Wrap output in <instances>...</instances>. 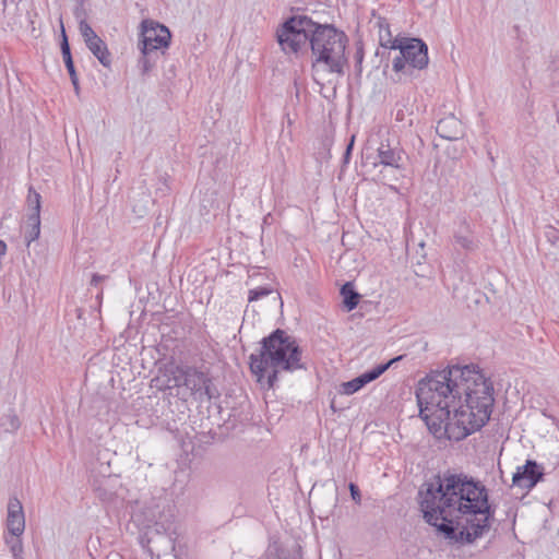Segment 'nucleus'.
Wrapping results in <instances>:
<instances>
[{"label":"nucleus","mask_w":559,"mask_h":559,"mask_svg":"<svg viewBox=\"0 0 559 559\" xmlns=\"http://www.w3.org/2000/svg\"><path fill=\"white\" fill-rule=\"evenodd\" d=\"M396 50H399V53L392 61L395 73L393 80L395 82L413 78L416 71L427 68L429 62L428 47L421 39L403 37Z\"/></svg>","instance_id":"39448f33"},{"label":"nucleus","mask_w":559,"mask_h":559,"mask_svg":"<svg viewBox=\"0 0 559 559\" xmlns=\"http://www.w3.org/2000/svg\"><path fill=\"white\" fill-rule=\"evenodd\" d=\"M313 21L307 15L289 17L277 32V40L286 53H297L306 47L311 37Z\"/></svg>","instance_id":"0eeeda50"},{"label":"nucleus","mask_w":559,"mask_h":559,"mask_svg":"<svg viewBox=\"0 0 559 559\" xmlns=\"http://www.w3.org/2000/svg\"><path fill=\"white\" fill-rule=\"evenodd\" d=\"M40 235V215H28L25 228V240L26 245L39 238Z\"/></svg>","instance_id":"f3484780"},{"label":"nucleus","mask_w":559,"mask_h":559,"mask_svg":"<svg viewBox=\"0 0 559 559\" xmlns=\"http://www.w3.org/2000/svg\"><path fill=\"white\" fill-rule=\"evenodd\" d=\"M173 376L175 386H183L190 396L201 401L203 397L211 400L214 396L212 380L206 373L195 367L176 366Z\"/></svg>","instance_id":"6e6552de"},{"label":"nucleus","mask_w":559,"mask_h":559,"mask_svg":"<svg viewBox=\"0 0 559 559\" xmlns=\"http://www.w3.org/2000/svg\"><path fill=\"white\" fill-rule=\"evenodd\" d=\"M140 50L142 55L156 53L158 49L168 48L171 39L169 29L153 20H144L141 23Z\"/></svg>","instance_id":"1a4fd4ad"},{"label":"nucleus","mask_w":559,"mask_h":559,"mask_svg":"<svg viewBox=\"0 0 559 559\" xmlns=\"http://www.w3.org/2000/svg\"><path fill=\"white\" fill-rule=\"evenodd\" d=\"M355 57H356V67H357L358 71L360 72L361 71V62H362V58H364L362 49H357Z\"/></svg>","instance_id":"2f4dec72"},{"label":"nucleus","mask_w":559,"mask_h":559,"mask_svg":"<svg viewBox=\"0 0 559 559\" xmlns=\"http://www.w3.org/2000/svg\"><path fill=\"white\" fill-rule=\"evenodd\" d=\"M452 243L455 250H463L466 253L475 252L480 247V240L471 222L463 215L454 222Z\"/></svg>","instance_id":"9d476101"},{"label":"nucleus","mask_w":559,"mask_h":559,"mask_svg":"<svg viewBox=\"0 0 559 559\" xmlns=\"http://www.w3.org/2000/svg\"><path fill=\"white\" fill-rule=\"evenodd\" d=\"M436 132L442 139L454 141L463 134L462 123L454 115H449L437 122Z\"/></svg>","instance_id":"ddd939ff"},{"label":"nucleus","mask_w":559,"mask_h":559,"mask_svg":"<svg viewBox=\"0 0 559 559\" xmlns=\"http://www.w3.org/2000/svg\"><path fill=\"white\" fill-rule=\"evenodd\" d=\"M71 82L73 84L76 95H79V93H80L79 78L75 76L74 79H71Z\"/></svg>","instance_id":"c9c22d12"},{"label":"nucleus","mask_w":559,"mask_h":559,"mask_svg":"<svg viewBox=\"0 0 559 559\" xmlns=\"http://www.w3.org/2000/svg\"><path fill=\"white\" fill-rule=\"evenodd\" d=\"M546 255L548 258H551L558 264L559 269V242L555 245L552 248H549Z\"/></svg>","instance_id":"c85d7f7f"},{"label":"nucleus","mask_w":559,"mask_h":559,"mask_svg":"<svg viewBox=\"0 0 559 559\" xmlns=\"http://www.w3.org/2000/svg\"><path fill=\"white\" fill-rule=\"evenodd\" d=\"M272 293V289L269 287H257L249 290L248 300L249 302L259 300L260 298L266 297Z\"/></svg>","instance_id":"4be33fe9"},{"label":"nucleus","mask_w":559,"mask_h":559,"mask_svg":"<svg viewBox=\"0 0 559 559\" xmlns=\"http://www.w3.org/2000/svg\"><path fill=\"white\" fill-rule=\"evenodd\" d=\"M545 237L552 248L555 245L559 243V230L552 226H548L545 229Z\"/></svg>","instance_id":"a878e982"},{"label":"nucleus","mask_w":559,"mask_h":559,"mask_svg":"<svg viewBox=\"0 0 559 559\" xmlns=\"http://www.w3.org/2000/svg\"><path fill=\"white\" fill-rule=\"evenodd\" d=\"M376 26L378 27L380 46L384 49L396 50V47H397V45L401 44V41L403 40V37L402 38L393 37L391 29H390V24L385 17H381V16L378 17V20L376 22Z\"/></svg>","instance_id":"4468645a"},{"label":"nucleus","mask_w":559,"mask_h":559,"mask_svg":"<svg viewBox=\"0 0 559 559\" xmlns=\"http://www.w3.org/2000/svg\"><path fill=\"white\" fill-rule=\"evenodd\" d=\"M544 476V467L534 460H527L523 466H519L513 474L512 484L515 487L531 490Z\"/></svg>","instance_id":"9b49d317"},{"label":"nucleus","mask_w":559,"mask_h":559,"mask_svg":"<svg viewBox=\"0 0 559 559\" xmlns=\"http://www.w3.org/2000/svg\"><path fill=\"white\" fill-rule=\"evenodd\" d=\"M366 383L360 376L341 384V393L350 395L364 388Z\"/></svg>","instance_id":"aec40b11"},{"label":"nucleus","mask_w":559,"mask_h":559,"mask_svg":"<svg viewBox=\"0 0 559 559\" xmlns=\"http://www.w3.org/2000/svg\"><path fill=\"white\" fill-rule=\"evenodd\" d=\"M7 526L9 532L15 537H20L24 532L25 518L22 503L17 498L9 500Z\"/></svg>","instance_id":"f8f14e48"},{"label":"nucleus","mask_w":559,"mask_h":559,"mask_svg":"<svg viewBox=\"0 0 559 559\" xmlns=\"http://www.w3.org/2000/svg\"><path fill=\"white\" fill-rule=\"evenodd\" d=\"M546 255L548 258H551L558 264L559 269V242L555 245L552 248H549Z\"/></svg>","instance_id":"c756f323"},{"label":"nucleus","mask_w":559,"mask_h":559,"mask_svg":"<svg viewBox=\"0 0 559 559\" xmlns=\"http://www.w3.org/2000/svg\"><path fill=\"white\" fill-rule=\"evenodd\" d=\"M26 202L29 210L28 215H40L41 197L33 187L28 188Z\"/></svg>","instance_id":"6ab92c4d"},{"label":"nucleus","mask_w":559,"mask_h":559,"mask_svg":"<svg viewBox=\"0 0 559 559\" xmlns=\"http://www.w3.org/2000/svg\"><path fill=\"white\" fill-rule=\"evenodd\" d=\"M21 0H2V5H3V12H7L9 5L12 3V4H17Z\"/></svg>","instance_id":"f704fd0d"},{"label":"nucleus","mask_w":559,"mask_h":559,"mask_svg":"<svg viewBox=\"0 0 559 559\" xmlns=\"http://www.w3.org/2000/svg\"><path fill=\"white\" fill-rule=\"evenodd\" d=\"M353 145H354V136L352 138L349 144L346 147V151H345V154H344V162L345 163H347L348 159H349V156H350V153H352V150H353Z\"/></svg>","instance_id":"72a5a7b5"},{"label":"nucleus","mask_w":559,"mask_h":559,"mask_svg":"<svg viewBox=\"0 0 559 559\" xmlns=\"http://www.w3.org/2000/svg\"><path fill=\"white\" fill-rule=\"evenodd\" d=\"M90 51L98 59L105 67L109 68L111 64L110 52L108 51L106 43L98 36L95 40L85 43Z\"/></svg>","instance_id":"2eb2a0df"},{"label":"nucleus","mask_w":559,"mask_h":559,"mask_svg":"<svg viewBox=\"0 0 559 559\" xmlns=\"http://www.w3.org/2000/svg\"><path fill=\"white\" fill-rule=\"evenodd\" d=\"M261 344L259 354L250 355V370L259 382L267 373V384L273 388L281 371L293 372L305 368L299 345L283 330L276 329Z\"/></svg>","instance_id":"7ed1b4c3"},{"label":"nucleus","mask_w":559,"mask_h":559,"mask_svg":"<svg viewBox=\"0 0 559 559\" xmlns=\"http://www.w3.org/2000/svg\"><path fill=\"white\" fill-rule=\"evenodd\" d=\"M419 416L435 435L461 441L481 429L495 404L493 385L475 366H451L421 379L416 389Z\"/></svg>","instance_id":"f257e3e1"},{"label":"nucleus","mask_w":559,"mask_h":559,"mask_svg":"<svg viewBox=\"0 0 559 559\" xmlns=\"http://www.w3.org/2000/svg\"><path fill=\"white\" fill-rule=\"evenodd\" d=\"M348 43L347 35L331 24H319L313 21L309 46L312 55V69L319 72L320 68L338 75H344L347 58L345 49Z\"/></svg>","instance_id":"20e7f679"},{"label":"nucleus","mask_w":559,"mask_h":559,"mask_svg":"<svg viewBox=\"0 0 559 559\" xmlns=\"http://www.w3.org/2000/svg\"><path fill=\"white\" fill-rule=\"evenodd\" d=\"M366 150V164H370L373 168L382 166L401 169L403 166L405 152L400 142L389 132H379L377 138H370Z\"/></svg>","instance_id":"423d86ee"},{"label":"nucleus","mask_w":559,"mask_h":559,"mask_svg":"<svg viewBox=\"0 0 559 559\" xmlns=\"http://www.w3.org/2000/svg\"><path fill=\"white\" fill-rule=\"evenodd\" d=\"M153 55L154 53L142 55L141 59L139 60V64L141 67L142 74L148 73L152 70V68L154 67Z\"/></svg>","instance_id":"393cba45"},{"label":"nucleus","mask_w":559,"mask_h":559,"mask_svg":"<svg viewBox=\"0 0 559 559\" xmlns=\"http://www.w3.org/2000/svg\"><path fill=\"white\" fill-rule=\"evenodd\" d=\"M79 29L85 43L92 39L95 40V38L98 37V35L94 32V29L85 20L80 21Z\"/></svg>","instance_id":"412c9836"},{"label":"nucleus","mask_w":559,"mask_h":559,"mask_svg":"<svg viewBox=\"0 0 559 559\" xmlns=\"http://www.w3.org/2000/svg\"><path fill=\"white\" fill-rule=\"evenodd\" d=\"M349 491H350V496H352V499L356 502V503H360L361 501V495H360V490L358 488L357 485H355L354 483H350L349 486Z\"/></svg>","instance_id":"cd10ccee"},{"label":"nucleus","mask_w":559,"mask_h":559,"mask_svg":"<svg viewBox=\"0 0 559 559\" xmlns=\"http://www.w3.org/2000/svg\"><path fill=\"white\" fill-rule=\"evenodd\" d=\"M7 543L10 545V550L15 559H21L23 552V545L19 537L8 539Z\"/></svg>","instance_id":"b1692460"},{"label":"nucleus","mask_w":559,"mask_h":559,"mask_svg":"<svg viewBox=\"0 0 559 559\" xmlns=\"http://www.w3.org/2000/svg\"><path fill=\"white\" fill-rule=\"evenodd\" d=\"M425 521L453 544H473L490 527L487 488L465 474L445 473L419 491Z\"/></svg>","instance_id":"f03ea898"},{"label":"nucleus","mask_w":559,"mask_h":559,"mask_svg":"<svg viewBox=\"0 0 559 559\" xmlns=\"http://www.w3.org/2000/svg\"><path fill=\"white\" fill-rule=\"evenodd\" d=\"M61 53H62L63 61H66V60L70 61L72 59L70 45H69L68 37L66 35L63 27H62Z\"/></svg>","instance_id":"bb28decb"},{"label":"nucleus","mask_w":559,"mask_h":559,"mask_svg":"<svg viewBox=\"0 0 559 559\" xmlns=\"http://www.w3.org/2000/svg\"><path fill=\"white\" fill-rule=\"evenodd\" d=\"M400 359H402V356L393 358L385 364L378 365L377 367L361 373L360 377L362 378L364 382L366 384H368L369 382L378 379L383 372H385L389 369V367L392 364H394L395 361H397Z\"/></svg>","instance_id":"a211bd4d"},{"label":"nucleus","mask_w":559,"mask_h":559,"mask_svg":"<svg viewBox=\"0 0 559 559\" xmlns=\"http://www.w3.org/2000/svg\"><path fill=\"white\" fill-rule=\"evenodd\" d=\"M107 276L105 275H99L97 273L93 274L92 276V280H91V285L92 286H97L100 282H103Z\"/></svg>","instance_id":"473e14b6"},{"label":"nucleus","mask_w":559,"mask_h":559,"mask_svg":"<svg viewBox=\"0 0 559 559\" xmlns=\"http://www.w3.org/2000/svg\"><path fill=\"white\" fill-rule=\"evenodd\" d=\"M341 295L347 311H352L357 307L360 295L355 290L354 285L350 282H347L342 286Z\"/></svg>","instance_id":"dca6fc26"},{"label":"nucleus","mask_w":559,"mask_h":559,"mask_svg":"<svg viewBox=\"0 0 559 559\" xmlns=\"http://www.w3.org/2000/svg\"><path fill=\"white\" fill-rule=\"evenodd\" d=\"M64 64L69 72L70 79H74L75 76H78L75 68H74L73 59H71L70 61L66 60Z\"/></svg>","instance_id":"7c9ffc66"},{"label":"nucleus","mask_w":559,"mask_h":559,"mask_svg":"<svg viewBox=\"0 0 559 559\" xmlns=\"http://www.w3.org/2000/svg\"><path fill=\"white\" fill-rule=\"evenodd\" d=\"M5 421L2 424L5 427V431L14 432L20 428V419L14 413L5 415Z\"/></svg>","instance_id":"5701e85b"}]
</instances>
